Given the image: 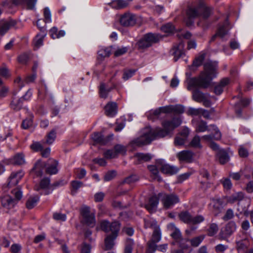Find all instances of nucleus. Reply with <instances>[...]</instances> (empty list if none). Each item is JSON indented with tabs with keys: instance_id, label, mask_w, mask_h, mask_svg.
Masks as SVG:
<instances>
[{
	"instance_id": "nucleus-63",
	"label": "nucleus",
	"mask_w": 253,
	"mask_h": 253,
	"mask_svg": "<svg viewBox=\"0 0 253 253\" xmlns=\"http://www.w3.org/2000/svg\"><path fill=\"white\" fill-rule=\"evenodd\" d=\"M139 179V177L136 175H131L129 176L126 177L125 180L124 182L127 183L128 184H130L132 183H134Z\"/></svg>"
},
{
	"instance_id": "nucleus-30",
	"label": "nucleus",
	"mask_w": 253,
	"mask_h": 253,
	"mask_svg": "<svg viewBox=\"0 0 253 253\" xmlns=\"http://www.w3.org/2000/svg\"><path fill=\"white\" fill-rule=\"evenodd\" d=\"M236 229V225L234 221L228 222L224 231V234L226 236H230Z\"/></svg>"
},
{
	"instance_id": "nucleus-9",
	"label": "nucleus",
	"mask_w": 253,
	"mask_h": 253,
	"mask_svg": "<svg viewBox=\"0 0 253 253\" xmlns=\"http://www.w3.org/2000/svg\"><path fill=\"white\" fill-rule=\"evenodd\" d=\"M158 197L166 209H169L174 204L179 202L178 196L173 193L167 194L164 193H160L158 194Z\"/></svg>"
},
{
	"instance_id": "nucleus-43",
	"label": "nucleus",
	"mask_w": 253,
	"mask_h": 253,
	"mask_svg": "<svg viewBox=\"0 0 253 253\" xmlns=\"http://www.w3.org/2000/svg\"><path fill=\"white\" fill-rule=\"evenodd\" d=\"M148 169L149 170V171L151 172V174L153 175L154 179H157V180L159 181L162 180V179L159 176V171L158 170V169L156 168L155 166H148Z\"/></svg>"
},
{
	"instance_id": "nucleus-35",
	"label": "nucleus",
	"mask_w": 253,
	"mask_h": 253,
	"mask_svg": "<svg viewBox=\"0 0 253 253\" xmlns=\"http://www.w3.org/2000/svg\"><path fill=\"white\" fill-rule=\"evenodd\" d=\"M217 155L220 164H224L228 162L229 157L225 151L223 150H219Z\"/></svg>"
},
{
	"instance_id": "nucleus-34",
	"label": "nucleus",
	"mask_w": 253,
	"mask_h": 253,
	"mask_svg": "<svg viewBox=\"0 0 253 253\" xmlns=\"http://www.w3.org/2000/svg\"><path fill=\"white\" fill-rule=\"evenodd\" d=\"M128 2L126 0H114L111 3L112 7L116 9H121L127 6Z\"/></svg>"
},
{
	"instance_id": "nucleus-26",
	"label": "nucleus",
	"mask_w": 253,
	"mask_h": 253,
	"mask_svg": "<svg viewBox=\"0 0 253 253\" xmlns=\"http://www.w3.org/2000/svg\"><path fill=\"white\" fill-rule=\"evenodd\" d=\"M249 244L247 240L237 242V250L238 253H248Z\"/></svg>"
},
{
	"instance_id": "nucleus-57",
	"label": "nucleus",
	"mask_w": 253,
	"mask_h": 253,
	"mask_svg": "<svg viewBox=\"0 0 253 253\" xmlns=\"http://www.w3.org/2000/svg\"><path fill=\"white\" fill-rule=\"evenodd\" d=\"M184 112V107L181 105H172V113L180 114Z\"/></svg>"
},
{
	"instance_id": "nucleus-46",
	"label": "nucleus",
	"mask_w": 253,
	"mask_h": 253,
	"mask_svg": "<svg viewBox=\"0 0 253 253\" xmlns=\"http://www.w3.org/2000/svg\"><path fill=\"white\" fill-rule=\"evenodd\" d=\"M39 200V198L38 196L30 197L27 201L26 207L29 209H32L36 205Z\"/></svg>"
},
{
	"instance_id": "nucleus-14",
	"label": "nucleus",
	"mask_w": 253,
	"mask_h": 253,
	"mask_svg": "<svg viewBox=\"0 0 253 253\" xmlns=\"http://www.w3.org/2000/svg\"><path fill=\"white\" fill-rule=\"evenodd\" d=\"M157 164L161 171L164 173L172 175L176 173L178 171V168L165 164L162 160H158Z\"/></svg>"
},
{
	"instance_id": "nucleus-15",
	"label": "nucleus",
	"mask_w": 253,
	"mask_h": 253,
	"mask_svg": "<svg viewBox=\"0 0 253 253\" xmlns=\"http://www.w3.org/2000/svg\"><path fill=\"white\" fill-rule=\"evenodd\" d=\"M120 22L125 27L132 26L136 23L135 16L130 13H125L121 16Z\"/></svg>"
},
{
	"instance_id": "nucleus-18",
	"label": "nucleus",
	"mask_w": 253,
	"mask_h": 253,
	"mask_svg": "<svg viewBox=\"0 0 253 253\" xmlns=\"http://www.w3.org/2000/svg\"><path fill=\"white\" fill-rule=\"evenodd\" d=\"M23 175L24 173L21 170L17 172L12 173L9 178V182L7 183V186L11 187L13 186L16 185Z\"/></svg>"
},
{
	"instance_id": "nucleus-28",
	"label": "nucleus",
	"mask_w": 253,
	"mask_h": 253,
	"mask_svg": "<svg viewBox=\"0 0 253 253\" xmlns=\"http://www.w3.org/2000/svg\"><path fill=\"white\" fill-rule=\"evenodd\" d=\"M12 1L15 5L22 3L26 4L28 9H32L35 7L37 0H12Z\"/></svg>"
},
{
	"instance_id": "nucleus-22",
	"label": "nucleus",
	"mask_w": 253,
	"mask_h": 253,
	"mask_svg": "<svg viewBox=\"0 0 253 253\" xmlns=\"http://www.w3.org/2000/svg\"><path fill=\"white\" fill-rule=\"evenodd\" d=\"M113 46L101 48L98 51V59L102 60L105 58L109 57L113 51Z\"/></svg>"
},
{
	"instance_id": "nucleus-40",
	"label": "nucleus",
	"mask_w": 253,
	"mask_h": 253,
	"mask_svg": "<svg viewBox=\"0 0 253 253\" xmlns=\"http://www.w3.org/2000/svg\"><path fill=\"white\" fill-rule=\"evenodd\" d=\"M83 186V183L81 181L74 180L71 182V194L72 195H75L78 190Z\"/></svg>"
},
{
	"instance_id": "nucleus-37",
	"label": "nucleus",
	"mask_w": 253,
	"mask_h": 253,
	"mask_svg": "<svg viewBox=\"0 0 253 253\" xmlns=\"http://www.w3.org/2000/svg\"><path fill=\"white\" fill-rule=\"evenodd\" d=\"M127 47H118L116 48L113 47L112 52H114V56L117 57L124 55L127 52Z\"/></svg>"
},
{
	"instance_id": "nucleus-25",
	"label": "nucleus",
	"mask_w": 253,
	"mask_h": 253,
	"mask_svg": "<svg viewBox=\"0 0 253 253\" xmlns=\"http://www.w3.org/2000/svg\"><path fill=\"white\" fill-rule=\"evenodd\" d=\"M229 81L227 78L222 79L219 83L215 86L214 92L216 95H220L223 92L224 87L229 83Z\"/></svg>"
},
{
	"instance_id": "nucleus-31",
	"label": "nucleus",
	"mask_w": 253,
	"mask_h": 253,
	"mask_svg": "<svg viewBox=\"0 0 253 253\" xmlns=\"http://www.w3.org/2000/svg\"><path fill=\"white\" fill-rule=\"evenodd\" d=\"M45 35L46 32L43 31V33L39 34L36 36L34 40L35 49H37L42 45L43 40Z\"/></svg>"
},
{
	"instance_id": "nucleus-42",
	"label": "nucleus",
	"mask_w": 253,
	"mask_h": 253,
	"mask_svg": "<svg viewBox=\"0 0 253 253\" xmlns=\"http://www.w3.org/2000/svg\"><path fill=\"white\" fill-rule=\"evenodd\" d=\"M228 25V21L227 20H226L224 24L219 27L217 32H216V35L220 37L221 38L223 37L227 32V30L226 29V26Z\"/></svg>"
},
{
	"instance_id": "nucleus-4",
	"label": "nucleus",
	"mask_w": 253,
	"mask_h": 253,
	"mask_svg": "<svg viewBox=\"0 0 253 253\" xmlns=\"http://www.w3.org/2000/svg\"><path fill=\"white\" fill-rule=\"evenodd\" d=\"M11 194L15 197L13 198L11 196L5 195L1 198L0 202L2 208L7 212L13 208L22 196V193L19 188H15L11 191Z\"/></svg>"
},
{
	"instance_id": "nucleus-60",
	"label": "nucleus",
	"mask_w": 253,
	"mask_h": 253,
	"mask_svg": "<svg viewBox=\"0 0 253 253\" xmlns=\"http://www.w3.org/2000/svg\"><path fill=\"white\" fill-rule=\"evenodd\" d=\"M206 55V53L204 52H200L199 55L195 57L192 63H201L204 61Z\"/></svg>"
},
{
	"instance_id": "nucleus-20",
	"label": "nucleus",
	"mask_w": 253,
	"mask_h": 253,
	"mask_svg": "<svg viewBox=\"0 0 253 253\" xmlns=\"http://www.w3.org/2000/svg\"><path fill=\"white\" fill-rule=\"evenodd\" d=\"M168 229L171 232L170 234L172 238L176 242L180 240L182 238V235L180 230L176 227L173 223H170L168 225Z\"/></svg>"
},
{
	"instance_id": "nucleus-10",
	"label": "nucleus",
	"mask_w": 253,
	"mask_h": 253,
	"mask_svg": "<svg viewBox=\"0 0 253 253\" xmlns=\"http://www.w3.org/2000/svg\"><path fill=\"white\" fill-rule=\"evenodd\" d=\"M81 214L83 216L84 222L87 226L93 227L95 225V218L94 213L90 211L89 207L83 206L80 210Z\"/></svg>"
},
{
	"instance_id": "nucleus-2",
	"label": "nucleus",
	"mask_w": 253,
	"mask_h": 253,
	"mask_svg": "<svg viewBox=\"0 0 253 253\" xmlns=\"http://www.w3.org/2000/svg\"><path fill=\"white\" fill-rule=\"evenodd\" d=\"M204 70L198 78H192L188 82L187 89L192 90L193 87L207 88L209 87L212 80L217 75V68L214 64H204Z\"/></svg>"
},
{
	"instance_id": "nucleus-50",
	"label": "nucleus",
	"mask_w": 253,
	"mask_h": 253,
	"mask_svg": "<svg viewBox=\"0 0 253 253\" xmlns=\"http://www.w3.org/2000/svg\"><path fill=\"white\" fill-rule=\"evenodd\" d=\"M56 133L55 130L53 129L51 130L47 135V138L46 140V143L48 144H52L56 138Z\"/></svg>"
},
{
	"instance_id": "nucleus-21",
	"label": "nucleus",
	"mask_w": 253,
	"mask_h": 253,
	"mask_svg": "<svg viewBox=\"0 0 253 253\" xmlns=\"http://www.w3.org/2000/svg\"><path fill=\"white\" fill-rule=\"evenodd\" d=\"M105 114L109 117H113L117 113V105L115 102H109L104 107Z\"/></svg>"
},
{
	"instance_id": "nucleus-54",
	"label": "nucleus",
	"mask_w": 253,
	"mask_h": 253,
	"mask_svg": "<svg viewBox=\"0 0 253 253\" xmlns=\"http://www.w3.org/2000/svg\"><path fill=\"white\" fill-rule=\"evenodd\" d=\"M104 156L107 159H111L117 157L114 149H109L104 153Z\"/></svg>"
},
{
	"instance_id": "nucleus-45",
	"label": "nucleus",
	"mask_w": 253,
	"mask_h": 253,
	"mask_svg": "<svg viewBox=\"0 0 253 253\" xmlns=\"http://www.w3.org/2000/svg\"><path fill=\"white\" fill-rule=\"evenodd\" d=\"M204 238H205V236L204 235H201V236L193 238L190 240H189V241L190 242L192 246H193L194 247H197L203 241Z\"/></svg>"
},
{
	"instance_id": "nucleus-64",
	"label": "nucleus",
	"mask_w": 253,
	"mask_h": 253,
	"mask_svg": "<svg viewBox=\"0 0 253 253\" xmlns=\"http://www.w3.org/2000/svg\"><path fill=\"white\" fill-rule=\"evenodd\" d=\"M116 175V172L115 171H108L106 173L104 176V179L105 181H110L113 179Z\"/></svg>"
},
{
	"instance_id": "nucleus-52",
	"label": "nucleus",
	"mask_w": 253,
	"mask_h": 253,
	"mask_svg": "<svg viewBox=\"0 0 253 253\" xmlns=\"http://www.w3.org/2000/svg\"><path fill=\"white\" fill-rule=\"evenodd\" d=\"M37 66H33L32 69L34 72V73L30 76H27L25 79V82L27 84H30L34 82L36 78V74L35 73L36 70L37 69Z\"/></svg>"
},
{
	"instance_id": "nucleus-32",
	"label": "nucleus",
	"mask_w": 253,
	"mask_h": 253,
	"mask_svg": "<svg viewBox=\"0 0 253 253\" xmlns=\"http://www.w3.org/2000/svg\"><path fill=\"white\" fill-rule=\"evenodd\" d=\"M201 138L198 135H196L189 144V147L197 149H201L202 145L201 143Z\"/></svg>"
},
{
	"instance_id": "nucleus-39",
	"label": "nucleus",
	"mask_w": 253,
	"mask_h": 253,
	"mask_svg": "<svg viewBox=\"0 0 253 253\" xmlns=\"http://www.w3.org/2000/svg\"><path fill=\"white\" fill-rule=\"evenodd\" d=\"M24 156L22 153L16 154L13 158V163L15 165H21L25 163Z\"/></svg>"
},
{
	"instance_id": "nucleus-49",
	"label": "nucleus",
	"mask_w": 253,
	"mask_h": 253,
	"mask_svg": "<svg viewBox=\"0 0 253 253\" xmlns=\"http://www.w3.org/2000/svg\"><path fill=\"white\" fill-rule=\"evenodd\" d=\"M161 30L166 33H171L174 30V27L171 23H168L162 26Z\"/></svg>"
},
{
	"instance_id": "nucleus-29",
	"label": "nucleus",
	"mask_w": 253,
	"mask_h": 253,
	"mask_svg": "<svg viewBox=\"0 0 253 253\" xmlns=\"http://www.w3.org/2000/svg\"><path fill=\"white\" fill-rule=\"evenodd\" d=\"M118 236L108 235L105 239V246L106 250L111 249L114 245V240Z\"/></svg>"
},
{
	"instance_id": "nucleus-13",
	"label": "nucleus",
	"mask_w": 253,
	"mask_h": 253,
	"mask_svg": "<svg viewBox=\"0 0 253 253\" xmlns=\"http://www.w3.org/2000/svg\"><path fill=\"white\" fill-rule=\"evenodd\" d=\"M32 95V93L28 91L25 95L20 98L13 97L10 103L11 108L15 111L20 110L22 106V102L24 100H28Z\"/></svg>"
},
{
	"instance_id": "nucleus-53",
	"label": "nucleus",
	"mask_w": 253,
	"mask_h": 253,
	"mask_svg": "<svg viewBox=\"0 0 253 253\" xmlns=\"http://www.w3.org/2000/svg\"><path fill=\"white\" fill-rule=\"evenodd\" d=\"M144 226L146 228H152L154 230L155 227H159L156 221L151 219L144 220Z\"/></svg>"
},
{
	"instance_id": "nucleus-47",
	"label": "nucleus",
	"mask_w": 253,
	"mask_h": 253,
	"mask_svg": "<svg viewBox=\"0 0 253 253\" xmlns=\"http://www.w3.org/2000/svg\"><path fill=\"white\" fill-rule=\"evenodd\" d=\"M114 149L117 157L119 154L124 155L126 151V147L121 144L116 145L114 147Z\"/></svg>"
},
{
	"instance_id": "nucleus-55",
	"label": "nucleus",
	"mask_w": 253,
	"mask_h": 253,
	"mask_svg": "<svg viewBox=\"0 0 253 253\" xmlns=\"http://www.w3.org/2000/svg\"><path fill=\"white\" fill-rule=\"evenodd\" d=\"M202 108H189L187 110V114L191 116H198L201 114Z\"/></svg>"
},
{
	"instance_id": "nucleus-48",
	"label": "nucleus",
	"mask_w": 253,
	"mask_h": 253,
	"mask_svg": "<svg viewBox=\"0 0 253 253\" xmlns=\"http://www.w3.org/2000/svg\"><path fill=\"white\" fill-rule=\"evenodd\" d=\"M50 183V179L49 178H44L42 179L41 182L40 186H37L35 187V189L37 191H39L40 188L41 189H45L46 188Z\"/></svg>"
},
{
	"instance_id": "nucleus-3",
	"label": "nucleus",
	"mask_w": 253,
	"mask_h": 253,
	"mask_svg": "<svg viewBox=\"0 0 253 253\" xmlns=\"http://www.w3.org/2000/svg\"><path fill=\"white\" fill-rule=\"evenodd\" d=\"M57 166L58 162L54 159H49L46 164L39 160L36 163L33 170L35 171L37 176H41L43 173V168L46 166V173L50 175L55 174L58 172Z\"/></svg>"
},
{
	"instance_id": "nucleus-17",
	"label": "nucleus",
	"mask_w": 253,
	"mask_h": 253,
	"mask_svg": "<svg viewBox=\"0 0 253 253\" xmlns=\"http://www.w3.org/2000/svg\"><path fill=\"white\" fill-rule=\"evenodd\" d=\"M199 8L200 9L201 15H202L205 19L208 18L212 13L213 8L207 6L203 0L199 1Z\"/></svg>"
},
{
	"instance_id": "nucleus-58",
	"label": "nucleus",
	"mask_w": 253,
	"mask_h": 253,
	"mask_svg": "<svg viewBox=\"0 0 253 253\" xmlns=\"http://www.w3.org/2000/svg\"><path fill=\"white\" fill-rule=\"evenodd\" d=\"M224 189L229 190L231 188L232 184L231 180L229 178H223L220 180Z\"/></svg>"
},
{
	"instance_id": "nucleus-51",
	"label": "nucleus",
	"mask_w": 253,
	"mask_h": 253,
	"mask_svg": "<svg viewBox=\"0 0 253 253\" xmlns=\"http://www.w3.org/2000/svg\"><path fill=\"white\" fill-rule=\"evenodd\" d=\"M218 228L217 224L212 223L210 224L209 228L208 230V234L209 236H213L218 231Z\"/></svg>"
},
{
	"instance_id": "nucleus-16",
	"label": "nucleus",
	"mask_w": 253,
	"mask_h": 253,
	"mask_svg": "<svg viewBox=\"0 0 253 253\" xmlns=\"http://www.w3.org/2000/svg\"><path fill=\"white\" fill-rule=\"evenodd\" d=\"M213 211L215 214H217L221 211L223 208L226 205L225 198L214 197L212 199Z\"/></svg>"
},
{
	"instance_id": "nucleus-61",
	"label": "nucleus",
	"mask_w": 253,
	"mask_h": 253,
	"mask_svg": "<svg viewBox=\"0 0 253 253\" xmlns=\"http://www.w3.org/2000/svg\"><path fill=\"white\" fill-rule=\"evenodd\" d=\"M234 215V214L233 211L231 209H229L226 211L222 218L224 220L227 221L233 218Z\"/></svg>"
},
{
	"instance_id": "nucleus-38",
	"label": "nucleus",
	"mask_w": 253,
	"mask_h": 253,
	"mask_svg": "<svg viewBox=\"0 0 253 253\" xmlns=\"http://www.w3.org/2000/svg\"><path fill=\"white\" fill-rule=\"evenodd\" d=\"M208 126L207 123L204 121H201L197 124L195 131L196 132H202L208 130Z\"/></svg>"
},
{
	"instance_id": "nucleus-59",
	"label": "nucleus",
	"mask_w": 253,
	"mask_h": 253,
	"mask_svg": "<svg viewBox=\"0 0 253 253\" xmlns=\"http://www.w3.org/2000/svg\"><path fill=\"white\" fill-rule=\"evenodd\" d=\"M133 242L131 239H128L126 243L124 253H131Z\"/></svg>"
},
{
	"instance_id": "nucleus-6",
	"label": "nucleus",
	"mask_w": 253,
	"mask_h": 253,
	"mask_svg": "<svg viewBox=\"0 0 253 253\" xmlns=\"http://www.w3.org/2000/svg\"><path fill=\"white\" fill-rule=\"evenodd\" d=\"M200 15V9L199 8L198 2L197 5L191 6L188 7L184 18V22L187 26H191L194 24V20Z\"/></svg>"
},
{
	"instance_id": "nucleus-56",
	"label": "nucleus",
	"mask_w": 253,
	"mask_h": 253,
	"mask_svg": "<svg viewBox=\"0 0 253 253\" xmlns=\"http://www.w3.org/2000/svg\"><path fill=\"white\" fill-rule=\"evenodd\" d=\"M157 243L151 240L148 242V251L149 253H153L157 249L158 246L156 245Z\"/></svg>"
},
{
	"instance_id": "nucleus-36",
	"label": "nucleus",
	"mask_w": 253,
	"mask_h": 253,
	"mask_svg": "<svg viewBox=\"0 0 253 253\" xmlns=\"http://www.w3.org/2000/svg\"><path fill=\"white\" fill-rule=\"evenodd\" d=\"M162 114V111L160 107L159 109L151 111L148 115V119L154 121L155 120L159 119L161 117Z\"/></svg>"
},
{
	"instance_id": "nucleus-5",
	"label": "nucleus",
	"mask_w": 253,
	"mask_h": 253,
	"mask_svg": "<svg viewBox=\"0 0 253 253\" xmlns=\"http://www.w3.org/2000/svg\"><path fill=\"white\" fill-rule=\"evenodd\" d=\"M162 37L159 34L148 33L145 35L137 42V46L139 50H144L158 42Z\"/></svg>"
},
{
	"instance_id": "nucleus-62",
	"label": "nucleus",
	"mask_w": 253,
	"mask_h": 253,
	"mask_svg": "<svg viewBox=\"0 0 253 253\" xmlns=\"http://www.w3.org/2000/svg\"><path fill=\"white\" fill-rule=\"evenodd\" d=\"M43 15L45 22H50L51 21V13L48 7H45L44 9Z\"/></svg>"
},
{
	"instance_id": "nucleus-19",
	"label": "nucleus",
	"mask_w": 253,
	"mask_h": 253,
	"mask_svg": "<svg viewBox=\"0 0 253 253\" xmlns=\"http://www.w3.org/2000/svg\"><path fill=\"white\" fill-rule=\"evenodd\" d=\"M193 156V153L189 150L182 151L176 154V157L180 162H190Z\"/></svg>"
},
{
	"instance_id": "nucleus-41",
	"label": "nucleus",
	"mask_w": 253,
	"mask_h": 253,
	"mask_svg": "<svg viewBox=\"0 0 253 253\" xmlns=\"http://www.w3.org/2000/svg\"><path fill=\"white\" fill-rule=\"evenodd\" d=\"M135 157L140 162L149 161L152 158V156L150 154L144 153H137L136 154Z\"/></svg>"
},
{
	"instance_id": "nucleus-44",
	"label": "nucleus",
	"mask_w": 253,
	"mask_h": 253,
	"mask_svg": "<svg viewBox=\"0 0 253 253\" xmlns=\"http://www.w3.org/2000/svg\"><path fill=\"white\" fill-rule=\"evenodd\" d=\"M161 239V233L160 229L159 227H155L153 231V234L151 240L159 242Z\"/></svg>"
},
{
	"instance_id": "nucleus-7",
	"label": "nucleus",
	"mask_w": 253,
	"mask_h": 253,
	"mask_svg": "<svg viewBox=\"0 0 253 253\" xmlns=\"http://www.w3.org/2000/svg\"><path fill=\"white\" fill-rule=\"evenodd\" d=\"M184 47V44L182 42L173 46L171 52L174 56V62L179 61L180 62H187L188 61V57L183 51Z\"/></svg>"
},
{
	"instance_id": "nucleus-1",
	"label": "nucleus",
	"mask_w": 253,
	"mask_h": 253,
	"mask_svg": "<svg viewBox=\"0 0 253 253\" xmlns=\"http://www.w3.org/2000/svg\"><path fill=\"white\" fill-rule=\"evenodd\" d=\"M181 120L179 118H173L171 120H165L162 122L163 128L157 127L152 129L150 127H145L142 131V135L136 139L132 140L131 144L141 147L150 144L152 141L162 138L168 135L174 128L180 125Z\"/></svg>"
},
{
	"instance_id": "nucleus-8",
	"label": "nucleus",
	"mask_w": 253,
	"mask_h": 253,
	"mask_svg": "<svg viewBox=\"0 0 253 253\" xmlns=\"http://www.w3.org/2000/svg\"><path fill=\"white\" fill-rule=\"evenodd\" d=\"M101 229L109 235L118 236L120 229V224L117 221L110 222L104 220L100 222Z\"/></svg>"
},
{
	"instance_id": "nucleus-23",
	"label": "nucleus",
	"mask_w": 253,
	"mask_h": 253,
	"mask_svg": "<svg viewBox=\"0 0 253 253\" xmlns=\"http://www.w3.org/2000/svg\"><path fill=\"white\" fill-rule=\"evenodd\" d=\"M159 197L154 196L149 199V203L145 205L146 209L150 212H153L155 211L159 203Z\"/></svg>"
},
{
	"instance_id": "nucleus-33",
	"label": "nucleus",
	"mask_w": 253,
	"mask_h": 253,
	"mask_svg": "<svg viewBox=\"0 0 253 253\" xmlns=\"http://www.w3.org/2000/svg\"><path fill=\"white\" fill-rule=\"evenodd\" d=\"M91 138L95 143L104 145L107 143V141L103 138V136L99 132H94L91 135Z\"/></svg>"
},
{
	"instance_id": "nucleus-11",
	"label": "nucleus",
	"mask_w": 253,
	"mask_h": 253,
	"mask_svg": "<svg viewBox=\"0 0 253 253\" xmlns=\"http://www.w3.org/2000/svg\"><path fill=\"white\" fill-rule=\"evenodd\" d=\"M178 217L179 219L187 224H197L203 222L205 218L201 215H198L193 217L188 211H184L181 212Z\"/></svg>"
},
{
	"instance_id": "nucleus-24",
	"label": "nucleus",
	"mask_w": 253,
	"mask_h": 253,
	"mask_svg": "<svg viewBox=\"0 0 253 253\" xmlns=\"http://www.w3.org/2000/svg\"><path fill=\"white\" fill-rule=\"evenodd\" d=\"M244 198V194L243 192H240L233 194L231 196L227 198V203L233 204L235 202H238V205H239V202L242 201Z\"/></svg>"
},
{
	"instance_id": "nucleus-27",
	"label": "nucleus",
	"mask_w": 253,
	"mask_h": 253,
	"mask_svg": "<svg viewBox=\"0 0 253 253\" xmlns=\"http://www.w3.org/2000/svg\"><path fill=\"white\" fill-rule=\"evenodd\" d=\"M113 87L107 88L105 84L101 83L99 86V93L100 97L106 99L108 97V93L111 91Z\"/></svg>"
},
{
	"instance_id": "nucleus-12",
	"label": "nucleus",
	"mask_w": 253,
	"mask_h": 253,
	"mask_svg": "<svg viewBox=\"0 0 253 253\" xmlns=\"http://www.w3.org/2000/svg\"><path fill=\"white\" fill-rule=\"evenodd\" d=\"M211 96L209 93H204L198 89H194L192 92V98L197 102H202L206 107L211 105Z\"/></svg>"
}]
</instances>
